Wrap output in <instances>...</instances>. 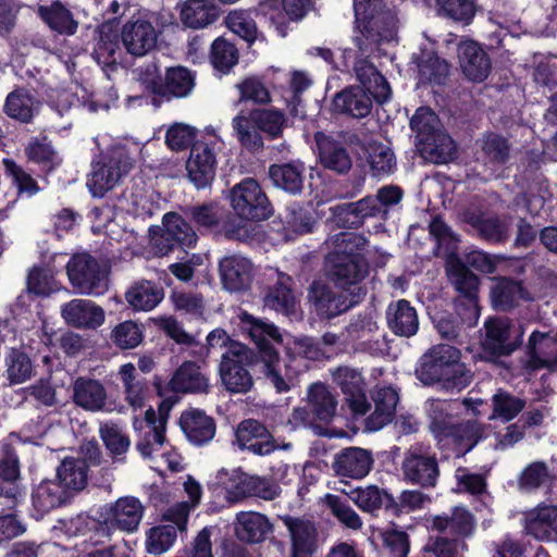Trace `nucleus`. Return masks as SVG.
Segmentation results:
<instances>
[{
  "label": "nucleus",
  "instance_id": "56",
  "mask_svg": "<svg viewBox=\"0 0 557 557\" xmlns=\"http://www.w3.org/2000/svg\"><path fill=\"white\" fill-rule=\"evenodd\" d=\"M110 339L120 349H133L144 339V326L132 320L123 321L112 329Z\"/></svg>",
  "mask_w": 557,
  "mask_h": 557
},
{
  "label": "nucleus",
  "instance_id": "3",
  "mask_svg": "<svg viewBox=\"0 0 557 557\" xmlns=\"http://www.w3.org/2000/svg\"><path fill=\"white\" fill-rule=\"evenodd\" d=\"M460 358L461 352L456 347L434 345L420 358L416 375L424 385L438 383L445 389L460 391L472 380L471 372L460 362Z\"/></svg>",
  "mask_w": 557,
  "mask_h": 557
},
{
  "label": "nucleus",
  "instance_id": "40",
  "mask_svg": "<svg viewBox=\"0 0 557 557\" xmlns=\"http://www.w3.org/2000/svg\"><path fill=\"white\" fill-rule=\"evenodd\" d=\"M117 375L127 404L135 409L141 408L147 395L146 380L138 375L135 366L131 362L122 364Z\"/></svg>",
  "mask_w": 557,
  "mask_h": 557
},
{
  "label": "nucleus",
  "instance_id": "30",
  "mask_svg": "<svg viewBox=\"0 0 557 557\" xmlns=\"http://www.w3.org/2000/svg\"><path fill=\"white\" fill-rule=\"evenodd\" d=\"M321 164L339 174L347 173L352 165V160L347 149L339 141L323 135L315 136Z\"/></svg>",
  "mask_w": 557,
  "mask_h": 557
},
{
  "label": "nucleus",
  "instance_id": "45",
  "mask_svg": "<svg viewBox=\"0 0 557 557\" xmlns=\"http://www.w3.org/2000/svg\"><path fill=\"white\" fill-rule=\"evenodd\" d=\"M483 425L476 421L468 420L454 423L447 433L445 442H451L458 449V456L470 451L483 437Z\"/></svg>",
  "mask_w": 557,
  "mask_h": 557
},
{
  "label": "nucleus",
  "instance_id": "9",
  "mask_svg": "<svg viewBox=\"0 0 557 557\" xmlns=\"http://www.w3.org/2000/svg\"><path fill=\"white\" fill-rule=\"evenodd\" d=\"M484 329L483 348L495 357L510 355L522 343L520 327L512 325L507 318H490L485 321Z\"/></svg>",
  "mask_w": 557,
  "mask_h": 557
},
{
  "label": "nucleus",
  "instance_id": "29",
  "mask_svg": "<svg viewBox=\"0 0 557 557\" xmlns=\"http://www.w3.org/2000/svg\"><path fill=\"white\" fill-rule=\"evenodd\" d=\"M374 411L366 420L368 431H377L388 424L399 401L398 393L391 386L377 387L372 394Z\"/></svg>",
  "mask_w": 557,
  "mask_h": 557
},
{
  "label": "nucleus",
  "instance_id": "8",
  "mask_svg": "<svg viewBox=\"0 0 557 557\" xmlns=\"http://www.w3.org/2000/svg\"><path fill=\"white\" fill-rule=\"evenodd\" d=\"M401 469L405 480L422 487L435 486L440 475L435 455L422 445H413L406 451Z\"/></svg>",
  "mask_w": 557,
  "mask_h": 557
},
{
  "label": "nucleus",
  "instance_id": "43",
  "mask_svg": "<svg viewBox=\"0 0 557 557\" xmlns=\"http://www.w3.org/2000/svg\"><path fill=\"white\" fill-rule=\"evenodd\" d=\"M195 87V75L184 66L166 70L160 96L170 98L187 97Z\"/></svg>",
  "mask_w": 557,
  "mask_h": 557
},
{
  "label": "nucleus",
  "instance_id": "6",
  "mask_svg": "<svg viewBox=\"0 0 557 557\" xmlns=\"http://www.w3.org/2000/svg\"><path fill=\"white\" fill-rule=\"evenodd\" d=\"M66 271L71 284L81 294L99 296L108 290V272L87 253L73 256L66 264Z\"/></svg>",
  "mask_w": 557,
  "mask_h": 557
},
{
  "label": "nucleus",
  "instance_id": "47",
  "mask_svg": "<svg viewBox=\"0 0 557 557\" xmlns=\"http://www.w3.org/2000/svg\"><path fill=\"white\" fill-rule=\"evenodd\" d=\"M462 220L487 240L502 242L507 237V223L498 216H484L478 212L467 210L462 213Z\"/></svg>",
  "mask_w": 557,
  "mask_h": 557
},
{
  "label": "nucleus",
  "instance_id": "44",
  "mask_svg": "<svg viewBox=\"0 0 557 557\" xmlns=\"http://www.w3.org/2000/svg\"><path fill=\"white\" fill-rule=\"evenodd\" d=\"M455 403L440 399L428 401V417L430 420V430L438 443L445 442L447 433L454 424L451 411Z\"/></svg>",
  "mask_w": 557,
  "mask_h": 557
},
{
  "label": "nucleus",
  "instance_id": "23",
  "mask_svg": "<svg viewBox=\"0 0 557 557\" xmlns=\"http://www.w3.org/2000/svg\"><path fill=\"white\" fill-rule=\"evenodd\" d=\"M221 282L230 292H240L250 286L253 265L243 256L233 255L224 257L219 263Z\"/></svg>",
  "mask_w": 557,
  "mask_h": 557
},
{
  "label": "nucleus",
  "instance_id": "54",
  "mask_svg": "<svg viewBox=\"0 0 557 557\" xmlns=\"http://www.w3.org/2000/svg\"><path fill=\"white\" fill-rule=\"evenodd\" d=\"M38 13L41 18L54 30L72 35L76 32L77 23L69 10L55 1L50 7L40 5Z\"/></svg>",
  "mask_w": 557,
  "mask_h": 557
},
{
  "label": "nucleus",
  "instance_id": "63",
  "mask_svg": "<svg viewBox=\"0 0 557 557\" xmlns=\"http://www.w3.org/2000/svg\"><path fill=\"white\" fill-rule=\"evenodd\" d=\"M233 129L238 141L247 149H260L263 145L262 137L253 124L251 114L236 115L232 121Z\"/></svg>",
  "mask_w": 557,
  "mask_h": 557
},
{
  "label": "nucleus",
  "instance_id": "39",
  "mask_svg": "<svg viewBox=\"0 0 557 557\" xmlns=\"http://www.w3.org/2000/svg\"><path fill=\"white\" fill-rule=\"evenodd\" d=\"M357 79L362 88L367 90L377 101H386L391 96V87L383 75H381L373 64L367 60H358L355 65Z\"/></svg>",
  "mask_w": 557,
  "mask_h": 557
},
{
  "label": "nucleus",
  "instance_id": "61",
  "mask_svg": "<svg viewBox=\"0 0 557 557\" xmlns=\"http://www.w3.org/2000/svg\"><path fill=\"white\" fill-rule=\"evenodd\" d=\"M410 127L416 133L417 145H421L441 129L436 114L429 108H419L410 120Z\"/></svg>",
  "mask_w": 557,
  "mask_h": 557
},
{
  "label": "nucleus",
  "instance_id": "16",
  "mask_svg": "<svg viewBox=\"0 0 557 557\" xmlns=\"http://www.w3.org/2000/svg\"><path fill=\"white\" fill-rule=\"evenodd\" d=\"M64 322L82 330H96L104 323V310L88 299L75 298L61 306Z\"/></svg>",
  "mask_w": 557,
  "mask_h": 557
},
{
  "label": "nucleus",
  "instance_id": "60",
  "mask_svg": "<svg viewBox=\"0 0 557 557\" xmlns=\"http://www.w3.org/2000/svg\"><path fill=\"white\" fill-rule=\"evenodd\" d=\"M324 504L332 515L346 528L351 530H360L362 528L363 523L360 516L342 497L326 494L324 496Z\"/></svg>",
  "mask_w": 557,
  "mask_h": 557
},
{
  "label": "nucleus",
  "instance_id": "58",
  "mask_svg": "<svg viewBox=\"0 0 557 557\" xmlns=\"http://www.w3.org/2000/svg\"><path fill=\"white\" fill-rule=\"evenodd\" d=\"M7 375L11 384H21L34 374V367L27 354L11 349L5 358Z\"/></svg>",
  "mask_w": 557,
  "mask_h": 557
},
{
  "label": "nucleus",
  "instance_id": "2",
  "mask_svg": "<svg viewBox=\"0 0 557 557\" xmlns=\"http://www.w3.org/2000/svg\"><path fill=\"white\" fill-rule=\"evenodd\" d=\"M332 249L325 260V269L335 287L352 296V299H362L366 288L362 282L369 273L366 259L359 253L363 250L367 240L363 236L341 232L326 240Z\"/></svg>",
  "mask_w": 557,
  "mask_h": 557
},
{
  "label": "nucleus",
  "instance_id": "14",
  "mask_svg": "<svg viewBox=\"0 0 557 557\" xmlns=\"http://www.w3.org/2000/svg\"><path fill=\"white\" fill-rule=\"evenodd\" d=\"M332 377L345 395L351 411L355 414H366L370 409V403L366 396V384L361 373L349 367H338L332 372Z\"/></svg>",
  "mask_w": 557,
  "mask_h": 557
},
{
  "label": "nucleus",
  "instance_id": "7",
  "mask_svg": "<svg viewBox=\"0 0 557 557\" xmlns=\"http://www.w3.org/2000/svg\"><path fill=\"white\" fill-rule=\"evenodd\" d=\"M230 201L235 213L245 220H265L271 215L267 195L253 178H245L233 186Z\"/></svg>",
  "mask_w": 557,
  "mask_h": 557
},
{
  "label": "nucleus",
  "instance_id": "21",
  "mask_svg": "<svg viewBox=\"0 0 557 557\" xmlns=\"http://www.w3.org/2000/svg\"><path fill=\"white\" fill-rule=\"evenodd\" d=\"M457 55L462 73L472 82H483L490 74L491 62L485 51L471 39L457 45Z\"/></svg>",
  "mask_w": 557,
  "mask_h": 557
},
{
  "label": "nucleus",
  "instance_id": "37",
  "mask_svg": "<svg viewBox=\"0 0 557 557\" xmlns=\"http://www.w3.org/2000/svg\"><path fill=\"white\" fill-rule=\"evenodd\" d=\"M69 497V492L60 483L45 480L33 491L32 502L38 512L46 513L66 503Z\"/></svg>",
  "mask_w": 557,
  "mask_h": 557
},
{
  "label": "nucleus",
  "instance_id": "62",
  "mask_svg": "<svg viewBox=\"0 0 557 557\" xmlns=\"http://www.w3.org/2000/svg\"><path fill=\"white\" fill-rule=\"evenodd\" d=\"M177 533L174 525H158L149 529L146 533V549L149 554L159 555L172 547Z\"/></svg>",
  "mask_w": 557,
  "mask_h": 557
},
{
  "label": "nucleus",
  "instance_id": "15",
  "mask_svg": "<svg viewBox=\"0 0 557 557\" xmlns=\"http://www.w3.org/2000/svg\"><path fill=\"white\" fill-rule=\"evenodd\" d=\"M446 272L456 292L468 301L470 312L469 320L476 321L479 317L478 276L458 258H449L447 260Z\"/></svg>",
  "mask_w": 557,
  "mask_h": 557
},
{
  "label": "nucleus",
  "instance_id": "32",
  "mask_svg": "<svg viewBox=\"0 0 557 557\" xmlns=\"http://www.w3.org/2000/svg\"><path fill=\"white\" fill-rule=\"evenodd\" d=\"M377 203L373 196H367L356 202L336 206L333 209L336 222L338 225L358 227L367 218L381 214Z\"/></svg>",
  "mask_w": 557,
  "mask_h": 557
},
{
  "label": "nucleus",
  "instance_id": "13",
  "mask_svg": "<svg viewBox=\"0 0 557 557\" xmlns=\"http://www.w3.org/2000/svg\"><path fill=\"white\" fill-rule=\"evenodd\" d=\"M281 520L290 537V557H312L318 550V530L306 518L283 516Z\"/></svg>",
  "mask_w": 557,
  "mask_h": 557
},
{
  "label": "nucleus",
  "instance_id": "64",
  "mask_svg": "<svg viewBox=\"0 0 557 557\" xmlns=\"http://www.w3.org/2000/svg\"><path fill=\"white\" fill-rule=\"evenodd\" d=\"M251 119L258 131L268 134L272 138L281 135L285 124L284 114L275 109L252 110Z\"/></svg>",
  "mask_w": 557,
  "mask_h": 557
},
{
  "label": "nucleus",
  "instance_id": "59",
  "mask_svg": "<svg viewBox=\"0 0 557 557\" xmlns=\"http://www.w3.org/2000/svg\"><path fill=\"white\" fill-rule=\"evenodd\" d=\"M441 15L462 25H469L476 12L474 0H436Z\"/></svg>",
  "mask_w": 557,
  "mask_h": 557
},
{
  "label": "nucleus",
  "instance_id": "33",
  "mask_svg": "<svg viewBox=\"0 0 557 557\" xmlns=\"http://www.w3.org/2000/svg\"><path fill=\"white\" fill-rule=\"evenodd\" d=\"M387 325L391 331L404 337H410L418 332L419 319L416 309L409 301L400 299L392 302L386 310Z\"/></svg>",
  "mask_w": 557,
  "mask_h": 557
},
{
  "label": "nucleus",
  "instance_id": "4",
  "mask_svg": "<svg viewBox=\"0 0 557 557\" xmlns=\"http://www.w3.org/2000/svg\"><path fill=\"white\" fill-rule=\"evenodd\" d=\"M354 8L358 28L354 42L361 54L369 55L382 40L392 38L397 21L382 0H355Z\"/></svg>",
  "mask_w": 557,
  "mask_h": 557
},
{
  "label": "nucleus",
  "instance_id": "41",
  "mask_svg": "<svg viewBox=\"0 0 557 557\" xmlns=\"http://www.w3.org/2000/svg\"><path fill=\"white\" fill-rule=\"evenodd\" d=\"M88 467L82 458L66 457L57 468L58 483L69 493L78 492L87 485Z\"/></svg>",
  "mask_w": 557,
  "mask_h": 557
},
{
  "label": "nucleus",
  "instance_id": "5",
  "mask_svg": "<svg viewBox=\"0 0 557 557\" xmlns=\"http://www.w3.org/2000/svg\"><path fill=\"white\" fill-rule=\"evenodd\" d=\"M133 160L124 150H115L108 158L92 164L87 187L95 197H103L113 189L133 168Z\"/></svg>",
  "mask_w": 557,
  "mask_h": 557
},
{
  "label": "nucleus",
  "instance_id": "55",
  "mask_svg": "<svg viewBox=\"0 0 557 557\" xmlns=\"http://www.w3.org/2000/svg\"><path fill=\"white\" fill-rule=\"evenodd\" d=\"M430 234L436 243V255L456 258L455 251L459 242L458 235L441 219L435 218L429 225Z\"/></svg>",
  "mask_w": 557,
  "mask_h": 557
},
{
  "label": "nucleus",
  "instance_id": "50",
  "mask_svg": "<svg viewBox=\"0 0 557 557\" xmlns=\"http://www.w3.org/2000/svg\"><path fill=\"white\" fill-rule=\"evenodd\" d=\"M482 160L492 165H503L510 159L511 146L499 134L487 133L478 140Z\"/></svg>",
  "mask_w": 557,
  "mask_h": 557
},
{
  "label": "nucleus",
  "instance_id": "20",
  "mask_svg": "<svg viewBox=\"0 0 557 557\" xmlns=\"http://www.w3.org/2000/svg\"><path fill=\"white\" fill-rule=\"evenodd\" d=\"M372 465L373 458L369 450L348 447L334 456L332 469L337 476L359 480L370 472Z\"/></svg>",
  "mask_w": 557,
  "mask_h": 557
},
{
  "label": "nucleus",
  "instance_id": "24",
  "mask_svg": "<svg viewBox=\"0 0 557 557\" xmlns=\"http://www.w3.org/2000/svg\"><path fill=\"white\" fill-rule=\"evenodd\" d=\"M0 495L13 500L23 495L20 457L8 444L0 450Z\"/></svg>",
  "mask_w": 557,
  "mask_h": 557
},
{
  "label": "nucleus",
  "instance_id": "34",
  "mask_svg": "<svg viewBox=\"0 0 557 557\" xmlns=\"http://www.w3.org/2000/svg\"><path fill=\"white\" fill-rule=\"evenodd\" d=\"M367 90L359 86H352L336 94L333 99L335 111L356 119L367 116L372 109V99Z\"/></svg>",
  "mask_w": 557,
  "mask_h": 557
},
{
  "label": "nucleus",
  "instance_id": "28",
  "mask_svg": "<svg viewBox=\"0 0 557 557\" xmlns=\"http://www.w3.org/2000/svg\"><path fill=\"white\" fill-rule=\"evenodd\" d=\"M170 386L177 393L208 394L210 381L195 361H184L174 372Z\"/></svg>",
  "mask_w": 557,
  "mask_h": 557
},
{
  "label": "nucleus",
  "instance_id": "31",
  "mask_svg": "<svg viewBox=\"0 0 557 557\" xmlns=\"http://www.w3.org/2000/svg\"><path fill=\"white\" fill-rule=\"evenodd\" d=\"M181 428L189 442L203 445L215 434V423L211 417L198 409H189L182 413Z\"/></svg>",
  "mask_w": 557,
  "mask_h": 557
},
{
  "label": "nucleus",
  "instance_id": "42",
  "mask_svg": "<svg viewBox=\"0 0 557 557\" xmlns=\"http://www.w3.org/2000/svg\"><path fill=\"white\" fill-rule=\"evenodd\" d=\"M293 280L290 276L278 273L276 284L269 288L264 296V305L286 315L292 314L296 309V298L292 292Z\"/></svg>",
  "mask_w": 557,
  "mask_h": 557
},
{
  "label": "nucleus",
  "instance_id": "38",
  "mask_svg": "<svg viewBox=\"0 0 557 557\" xmlns=\"http://www.w3.org/2000/svg\"><path fill=\"white\" fill-rule=\"evenodd\" d=\"M273 184L283 190L296 195L302 190L305 168L300 162L273 164L269 169Z\"/></svg>",
  "mask_w": 557,
  "mask_h": 557
},
{
  "label": "nucleus",
  "instance_id": "53",
  "mask_svg": "<svg viewBox=\"0 0 557 557\" xmlns=\"http://www.w3.org/2000/svg\"><path fill=\"white\" fill-rule=\"evenodd\" d=\"M367 160L373 176H386L396 169V158L388 146L370 141L367 145Z\"/></svg>",
  "mask_w": 557,
  "mask_h": 557
},
{
  "label": "nucleus",
  "instance_id": "19",
  "mask_svg": "<svg viewBox=\"0 0 557 557\" xmlns=\"http://www.w3.org/2000/svg\"><path fill=\"white\" fill-rule=\"evenodd\" d=\"M163 226L161 236L154 238V246L161 255H166L173 249L172 242L190 247L197 240L191 226L175 212H169L163 216Z\"/></svg>",
  "mask_w": 557,
  "mask_h": 557
},
{
  "label": "nucleus",
  "instance_id": "11",
  "mask_svg": "<svg viewBox=\"0 0 557 557\" xmlns=\"http://www.w3.org/2000/svg\"><path fill=\"white\" fill-rule=\"evenodd\" d=\"M308 299L317 313L326 319L346 312L361 300L359 298L352 299L350 294L341 289L338 293H335L327 284L321 281H315L310 285Z\"/></svg>",
  "mask_w": 557,
  "mask_h": 557
},
{
  "label": "nucleus",
  "instance_id": "10",
  "mask_svg": "<svg viewBox=\"0 0 557 557\" xmlns=\"http://www.w3.org/2000/svg\"><path fill=\"white\" fill-rule=\"evenodd\" d=\"M145 507L141 502L133 496H124L110 504L103 517V528L120 530L126 533H134L138 530L144 517Z\"/></svg>",
  "mask_w": 557,
  "mask_h": 557
},
{
  "label": "nucleus",
  "instance_id": "49",
  "mask_svg": "<svg viewBox=\"0 0 557 557\" xmlns=\"http://www.w3.org/2000/svg\"><path fill=\"white\" fill-rule=\"evenodd\" d=\"M419 148L423 157L433 163H447L456 154L454 140L442 129L419 145Z\"/></svg>",
  "mask_w": 557,
  "mask_h": 557
},
{
  "label": "nucleus",
  "instance_id": "18",
  "mask_svg": "<svg viewBox=\"0 0 557 557\" xmlns=\"http://www.w3.org/2000/svg\"><path fill=\"white\" fill-rule=\"evenodd\" d=\"M215 153L213 148L205 141H196L190 149L186 162V170L190 182L197 188H205L211 184L215 175Z\"/></svg>",
  "mask_w": 557,
  "mask_h": 557
},
{
  "label": "nucleus",
  "instance_id": "51",
  "mask_svg": "<svg viewBox=\"0 0 557 557\" xmlns=\"http://www.w3.org/2000/svg\"><path fill=\"white\" fill-rule=\"evenodd\" d=\"M492 413L490 420L508 422L515 419L525 407V400L499 388L492 396Z\"/></svg>",
  "mask_w": 557,
  "mask_h": 557
},
{
  "label": "nucleus",
  "instance_id": "1",
  "mask_svg": "<svg viewBox=\"0 0 557 557\" xmlns=\"http://www.w3.org/2000/svg\"><path fill=\"white\" fill-rule=\"evenodd\" d=\"M239 321L242 330L256 344L258 352L245 344H232L228 351H223L218 368L222 386L231 394L250 392L255 381L247 367L258 364L260 372L277 393H287L294 375L288 364H282L280 352L269 342L282 343L280 330L273 323L248 312H242Z\"/></svg>",
  "mask_w": 557,
  "mask_h": 557
},
{
  "label": "nucleus",
  "instance_id": "25",
  "mask_svg": "<svg viewBox=\"0 0 557 557\" xmlns=\"http://www.w3.org/2000/svg\"><path fill=\"white\" fill-rule=\"evenodd\" d=\"M73 401L78 407L91 411H111L108 394L101 382L95 379L78 377L73 384Z\"/></svg>",
  "mask_w": 557,
  "mask_h": 557
},
{
  "label": "nucleus",
  "instance_id": "57",
  "mask_svg": "<svg viewBox=\"0 0 557 557\" xmlns=\"http://www.w3.org/2000/svg\"><path fill=\"white\" fill-rule=\"evenodd\" d=\"M99 435L106 448L113 457L124 455L131 446L128 436L124 433L122 426L115 422L108 421L101 423Z\"/></svg>",
  "mask_w": 557,
  "mask_h": 557
},
{
  "label": "nucleus",
  "instance_id": "36",
  "mask_svg": "<svg viewBox=\"0 0 557 557\" xmlns=\"http://www.w3.org/2000/svg\"><path fill=\"white\" fill-rule=\"evenodd\" d=\"M306 399L318 420L327 423L334 418L337 400L326 384L315 382L309 385Z\"/></svg>",
  "mask_w": 557,
  "mask_h": 557
},
{
  "label": "nucleus",
  "instance_id": "22",
  "mask_svg": "<svg viewBox=\"0 0 557 557\" xmlns=\"http://www.w3.org/2000/svg\"><path fill=\"white\" fill-rule=\"evenodd\" d=\"M528 367L532 370L557 367V332L534 331L528 343Z\"/></svg>",
  "mask_w": 557,
  "mask_h": 557
},
{
  "label": "nucleus",
  "instance_id": "17",
  "mask_svg": "<svg viewBox=\"0 0 557 557\" xmlns=\"http://www.w3.org/2000/svg\"><path fill=\"white\" fill-rule=\"evenodd\" d=\"M158 34L151 22L137 18L126 22L121 30V39L126 51L135 57H144L154 49Z\"/></svg>",
  "mask_w": 557,
  "mask_h": 557
},
{
  "label": "nucleus",
  "instance_id": "26",
  "mask_svg": "<svg viewBox=\"0 0 557 557\" xmlns=\"http://www.w3.org/2000/svg\"><path fill=\"white\" fill-rule=\"evenodd\" d=\"M524 530L539 541L557 536V506L541 504L524 513Z\"/></svg>",
  "mask_w": 557,
  "mask_h": 557
},
{
  "label": "nucleus",
  "instance_id": "35",
  "mask_svg": "<svg viewBox=\"0 0 557 557\" xmlns=\"http://www.w3.org/2000/svg\"><path fill=\"white\" fill-rule=\"evenodd\" d=\"M180 8L181 22L188 28H205L219 17V9L211 0H186Z\"/></svg>",
  "mask_w": 557,
  "mask_h": 557
},
{
  "label": "nucleus",
  "instance_id": "12",
  "mask_svg": "<svg viewBox=\"0 0 557 557\" xmlns=\"http://www.w3.org/2000/svg\"><path fill=\"white\" fill-rule=\"evenodd\" d=\"M236 440L240 448L259 456L269 455L278 448L288 450L292 447L290 443L277 444L268 429L253 419L244 420L238 424Z\"/></svg>",
  "mask_w": 557,
  "mask_h": 557
},
{
  "label": "nucleus",
  "instance_id": "46",
  "mask_svg": "<svg viewBox=\"0 0 557 557\" xmlns=\"http://www.w3.org/2000/svg\"><path fill=\"white\" fill-rule=\"evenodd\" d=\"M128 305L137 311H149L163 299V289L150 281H139L126 292Z\"/></svg>",
  "mask_w": 557,
  "mask_h": 557
},
{
  "label": "nucleus",
  "instance_id": "52",
  "mask_svg": "<svg viewBox=\"0 0 557 557\" xmlns=\"http://www.w3.org/2000/svg\"><path fill=\"white\" fill-rule=\"evenodd\" d=\"M432 527L451 535H468L473 529V518L466 509L455 508L449 515L436 516Z\"/></svg>",
  "mask_w": 557,
  "mask_h": 557
},
{
  "label": "nucleus",
  "instance_id": "48",
  "mask_svg": "<svg viewBox=\"0 0 557 557\" xmlns=\"http://www.w3.org/2000/svg\"><path fill=\"white\" fill-rule=\"evenodd\" d=\"M37 104L35 97L28 90L18 88L7 96L3 111L13 120L28 123L37 110Z\"/></svg>",
  "mask_w": 557,
  "mask_h": 557
},
{
  "label": "nucleus",
  "instance_id": "27",
  "mask_svg": "<svg viewBox=\"0 0 557 557\" xmlns=\"http://www.w3.org/2000/svg\"><path fill=\"white\" fill-rule=\"evenodd\" d=\"M269 518L257 511H240L234 521L235 536L244 543H261L272 533Z\"/></svg>",
  "mask_w": 557,
  "mask_h": 557
}]
</instances>
